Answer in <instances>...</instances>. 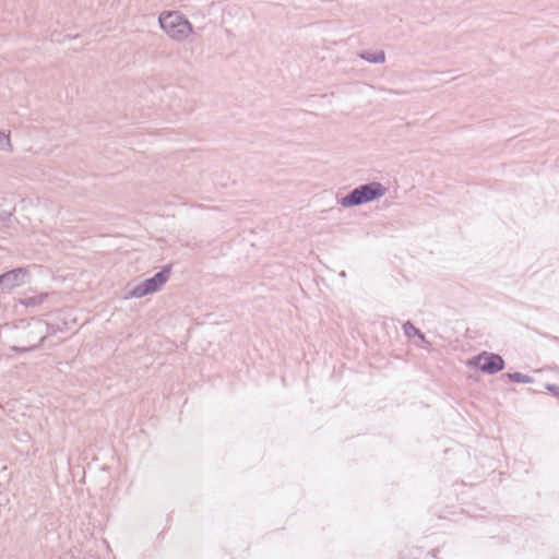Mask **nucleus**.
I'll list each match as a JSON object with an SVG mask.
<instances>
[{"label":"nucleus","mask_w":559,"mask_h":559,"mask_svg":"<svg viewBox=\"0 0 559 559\" xmlns=\"http://www.w3.org/2000/svg\"><path fill=\"white\" fill-rule=\"evenodd\" d=\"M45 338H46V336L41 334L38 337V342L36 344L29 345L27 347H13V349L16 350V352L33 350V349L37 348L45 341Z\"/></svg>","instance_id":"9b49d317"},{"label":"nucleus","mask_w":559,"mask_h":559,"mask_svg":"<svg viewBox=\"0 0 559 559\" xmlns=\"http://www.w3.org/2000/svg\"><path fill=\"white\" fill-rule=\"evenodd\" d=\"M170 266H164L154 276L146 278L142 283L134 286L129 293L131 298H142L148 294L157 292L169 278Z\"/></svg>","instance_id":"7ed1b4c3"},{"label":"nucleus","mask_w":559,"mask_h":559,"mask_svg":"<svg viewBox=\"0 0 559 559\" xmlns=\"http://www.w3.org/2000/svg\"><path fill=\"white\" fill-rule=\"evenodd\" d=\"M471 364L488 374H495L504 368V360L500 355L487 352H483L474 357Z\"/></svg>","instance_id":"20e7f679"},{"label":"nucleus","mask_w":559,"mask_h":559,"mask_svg":"<svg viewBox=\"0 0 559 559\" xmlns=\"http://www.w3.org/2000/svg\"><path fill=\"white\" fill-rule=\"evenodd\" d=\"M547 391L551 392L554 395L559 396V385L557 384H547Z\"/></svg>","instance_id":"ddd939ff"},{"label":"nucleus","mask_w":559,"mask_h":559,"mask_svg":"<svg viewBox=\"0 0 559 559\" xmlns=\"http://www.w3.org/2000/svg\"><path fill=\"white\" fill-rule=\"evenodd\" d=\"M160 28L174 40L183 41L193 32L191 23L179 12H164L158 19Z\"/></svg>","instance_id":"f257e3e1"},{"label":"nucleus","mask_w":559,"mask_h":559,"mask_svg":"<svg viewBox=\"0 0 559 559\" xmlns=\"http://www.w3.org/2000/svg\"><path fill=\"white\" fill-rule=\"evenodd\" d=\"M12 216L11 210H0V222H7Z\"/></svg>","instance_id":"f8f14e48"},{"label":"nucleus","mask_w":559,"mask_h":559,"mask_svg":"<svg viewBox=\"0 0 559 559\" xmlns=\"http://www.w3.org/2000/svg\"><path fill=\"white\" fill-rule=\"evenodd\" d=\"M0 150L1 151H10L11 150L10 136L4 131H0Z\"/></svg>","instance_id":"9d476101"},{"label":"nucleus","mask_w":559,"mask_h":559,"mask_svg":"<svg viewBox=\"0 0 559 559\" xmlns=\"http://www.w3.org/2000/svg\"><path fill=\"white\" fill-rule=\"evenodd\" d=\"M386 191L381 182L372 181L353 189L340 200V204L344 207L361 205L383 197Z\"/></svg>","instance_id":"f03ea898"},{"label":"nucleus","mask_w":559,"mask_h":559,"mask_svg":"<svg viewBox=\"0 0 559 559\" xmlns=\"http://www.w3.org/2000/svg\"><path fill=\"white\" fill-rule=\"evenodd\" d=\"M403 330H404V333L406 336H411L412 334H415L417 335L421 341H425V335L418 330L416 329L413 323H411L409 321H407L406 323H404L403 325Z\"/></svg>","instance_id":"1a4fd4ad"},{"label":"nucleus","mask_w":559,"mask_h":559,"mask_svg":"<svg viewBox=\"0 0 559 559\" xmlns=\"http://www.w3.org/2000/svg\"><path fill=\"white\" fill-rule=\"evenodd\" d=\"M358 57L370 63H383L385 61V53L383 50L361 51L358 52Z\"/></svg>","instance_id":"423d86ee"},{"label":"nucleus","mask_w":559,"mask_h":559,"mask_svg":"<svg viewBox=\"0 0 559 559\" xmlns=\"http://www.w3.org/2000/svg\"><path fill=\"white\" fill-rule=\"evenodd\" d=\"M44 328H45V324L43 322H40V321H36L33 324V330L36 331V332H39V333L43 332Z\"/></svg>","instance_id":"4468645a"},{"label":"nucleus","mask_w":559,"mask_h":559,"mask_svg":"<svg viewBox=\"0 0 559 559\" xmlns=\"http://www.w3.org/2000/svg\"><path fill=\"white\" fill-rule=\"evenodd\" d=\"M509 380L516 383H532L533 378L521 372H512L507 374Z\"/></svg>","instance_id":"6e6552de"},{"label":"nucleus","mask_w":559,"mask_h":559,"mask_svg":"<svg viewBox=\"0 0 559 559\" xmlns=\"http://www.w3.org/2000/svg\"><path fill=\"white\" fill-rule=\"evenodd\" d=\"M48 297L47 293H41L33 296H24L20 299V304H22L25 307H37L41 305L45 299Z\"/></svg>","instance_id":"0eeeda50"},{"label":"nucleus","mask_w":559,"mask_h":559,"mask_svg":"<svg viewBox=\"0 0 559 559\" xmlns=\"http://www.w3.org/2000/svg\"><path fill=\"white\" fill-rule=\"evenodd\" d=\"M28 282V272L24 267H17L0 275V285L3 289H12Z\"/></svg>","instance_id":"39448f33"}]
</instances>
